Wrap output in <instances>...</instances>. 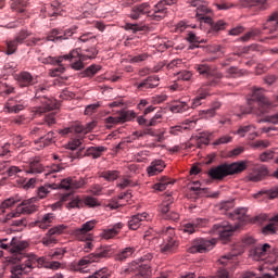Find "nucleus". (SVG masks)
Here are the masks:
<instances>
[{
    "mask_svg": "<svg viewBox=\"0 0 278 278\" xmlns=\"http://www.w3.org/2000/svg\"><path fill=\"white\" fill-rule=\"evenodd\" d=\"M247 170V162H233L231 164L224 163L208 170V176L211 179H225L229 175H238Z\"/></svg>",
    "mask_w": 278,
    "mask_h": 278,
    "instance_id": "nucleus-4",
    "label": "nucleus"
},
{
    "mask_svg": "<svg viewBox=\"0 0 278 278\" xmlns=\"http://www.w3.org/2000/svg\"><path fill=\"white\" fill-rule=\"evenodd\" d=\"M49 92V87L47 85H38L35 87V99H40L42 106L39 108V113L43 114V112H51V110H55V101L47 98L46 96Z\"/></svg>",
    "mask_w": 278,
    "mask_h": 278,
    "instance_id": "nucleus-12",
    "label": "nucleus"
},
{
    "mask_svg": "<svg viewBox=\"0 0 278 278\" xmlns=\"http://www.w3.org/2000/svg\"><path fill=\"white\" fill-rule=\"evenodd\" d=\"M144 14L153 20V9L151 10V5L147 2L132 7L129 17L132 21H138V18H141L142 16H144Z\"/></svg>",
    "mask_w": 278,
    "mask_h": 278,
    "instance_id": "nucleus-18",
    "label": "nucleus"
},
{
    "mask_svg": "<svg viewBox=\"0 0 278 278\" xmlns=\"http://www.w3.org/2000/svg\"><path fill=\"white\" fill-rule=\"evenodd\" d=\"M170 184H173L170 178L163 176V177H161L159 182L153 186V189L157 190L159 192H164V190H166V188H168V186H170Z\"/></svg>",
    "mask_w": 278,
    "mask_h": 278,
    "instance_id": "nucleus-48",
    "label": "nucleus"
},
{
    "mask_svg": "<svg viewBox=\"0 0 278 278\" xmlns=\"http://www.w3.org/2000/svg\"><path fill=\"white\" fill-rule=\"evenodd\" d=\"M134 253H136V248H125L115 255V260L116 262H125L126 260H128V257H131Z\"/></svg>",
    "mask_w": 278,
    "mask_h": 278,
    "instance_id": "nucleus-43",
    "label": "nucleus"
},
{
    "mask_svg": "<svg viewBox=\"0 0 278 278\" xmlns=\"http://www.w3.org/2000/svg\"><path fill=\"white\" fill-rule=\"evenodd\" d=\"M233 200L226 201L220 204L219 210L222 214H225L228 216V218H231V220H240L241 223H247L249 220V217H247V207H239L233 212H230V210H233Z\"/></svg>",
    "mask_w": 278,
    "mask_h": 278,
    "instance_id": "nucleus-11",
    "label": "nucleus"
},
{
    "mask_svg": "<svg viewBox=\"0 0 278 278\" xmlns=\"http://www.w3.org/2000/svg\"><path fill=\"white\" fill-rule=\"evenodd\" d=\"M242 75H244V71L236 66H232L227 70V77L236 78V77H242Z\"/></svg>",
    "mask_w": 278,
    "mask_h": 278,
    "instance_id": "nucleus-62",
    "label": "nucleus"
},
{
    "mask_svg": "<svg viewBox=\"0 0 278 278\" xmlns=\"http://www.w3.org/2000/svg\"><path fill=\"white\" fill-rule=\"evenodd\" d=\"M161 240L159 245L160 253L163 255H173V253H177V249H179V239L177 238V235H175V228H164L161 232Z\"/></svg>",
    "mask_w": 278,
    "mask_h": 278,
    "instance_id": "nucleus-6",
    "label": "nucleus"
},
{
    "mask_svg": "<svg viewBox=\"0 0 278 278\" xmlns=\"http://www.w3.org/2000/svg\"><path fill=\"white\" fill-rule=\"evenodd\" d=\"M160 86V77L149 76L137 85V89L141 92H147V90H152V88H157Z\"/></svg>",
    "mask_w": 278,
    "mask_h": 278,
    "instance_id": "nucleus-25",
    "label": "nucleus"
},
{
    "mask_svg": "<svg viewBox=\"0 0 278 278\" xmlns=\"http://www.w3.org/2000/svg\"><path fill=\"white\" fill-rule=\"evenodd\" d=\"M123 227H125V224L121 222L116 223L111 228H106L102 231V238L104 240H112V238H116V236L121 233V229H123Z\"/></svg>",
    "mask_w": 278,
    "mask_h": 278,
    "instance_id": "nucleus-31",
    "label": "nucleus"
},
{
    "mask_svg": "<svg viewBox=\"0 0 278 278\" xmlns=\"http://www.w3.org/2000/svg\"><path fill=\"white\" fill-rule=\"evenodd\" d=\"M210 88L211 87L201 85V87L197 91L198 96L193 99L191 103L192 110H194L195 108H199V105H203V101H205V99L210 97Z\"/></svg>",
    "mask_w": 278,
    "mask_h": 278,
    "instance_id": "nucleus-26",
    "label": "nucleus"
},
{
    "mask_svg": "<svg viewBox=\"0 0 278 278\" xmlns=\"http://www.w3.org/2000/svg\"><path fill=\"white\" fill-rule=\"evenodd\" d=\"M166 168V163L162 160L152 161L150 166L147 167V173L149 177H155V175H160Z\"/></svg>",
    "mask_w": 278,
    "mask_h": 278,
    "instance_id": "nucleus-30",
    "label": "nucleus"
},
{
    "mask_svg": "<svg viewBox=\"0 0 278 278\" xmlns=\"http://www.w3.org/2000/svg\"><path fill=\"white\" fill-rule=\"evenodd\" d=\"M100 177H102V179H105V181H116V179L121 177V172L116 169H108L100 173Z\"/></svg>",
    "mask_w": 278,
    "mask_h": 278,
    "instance_id": "nucleus-46",
    "label": "nucleus"
},
{
    "mask_svg": "<svg viewBox=\"0 0 278 278\" xmlns=\"http://www.w3.org/2000/svg\"><path fill=\"white\" fill-rule=\"evenodd\" d=\"M64 229H66V227L59 226L48 230L46 236L41 239L43 247H53L54 244H58V239L55 238V235L62 233Z\"/></svg>",
    "mask_w": 278,
    "mask_h": 278,
    "instance_id": "nucleus-22",
    "label": "nucleus"
},
{
    "mask_svg": "<svg viewBox=\"0 0 278 278\" xmlns=\"http://www.w3.org/2000/svg\"><path fill=\"white\" fill-rule=\"evenodd\" d=\"M205 225H207V219L198 218L193 223L185 224L181 227V230L184 231V233H194L197 229H201V227H205Z\"/></svg>",
    "mask_w": 278,
    "mask_h": 278,
    "instance_id": "nucleus-28",
    "label": "nucleus"
},
{
    "mask_svg": "<svg viewBox=\"0 0 278 278\" xmlns=\"http://www.w3.org/2000/svg\"><path fill=\"white\" fill-rule=\"evenodd\" d=\"M100 70H101V65H97V64L90 65L85 70V75L86 77H94V75H97Z\"/></svg>",
    "mask_w": 278,
    "mask_h": 278,
    "instance_id": "nucleus-64",
    "label": "nucleus"
},
{
    "mask_svg": "<svg viewBox=\"0 0 278 278\" xmlns=\"http://www.w3.org/2000/svg\"><path fill=\"white\" fill-rule=\"evenodd\" d=\"M99 53V50L97 48L91 47L87 49H75L72 50L68 54L61 55L59 58H51L45 60L46 64H55V62H62L63 60H71L72 62V68L74 71H81L84 68V62L86 60H94Z\"/></svg>",
    "mask_w": 278,
    "mask_h": 278,
    "instance_id": "nucleus-1",
    "label": "nucleus"
},
{
    "mask_svg": "<svg viewBox=\"0 0 278 278\" xmlns=\"http://www.w3.org/2000/svg\"><path fill=\"white\" fill-rule=\"evenodd\" d=\"M205 23L210 25L207 36H218V31L227 29V23H225L223 20L215 22L212 20V17H206Z\"/></svg>",
    "mask_w": 278,
    "mask_h": 278,
    "instance_id": "nucleus-23",
    "label": "nucleus"
},
{
    "mask_svg": "<svg viewBox=\"0 0 278 278\" xmlns=\"http://www.w3.org/2000/svg\"><path fill=\"white\" fill-rule=\"evenodd\" d=\"M29 247V243L27 241L21 240V238L13 237L12 238V250L11 253L14 254V257L17 260V262H21L20 264H25V257H29L35 254H25L23 253L25 249Z\"/></svg>",
    "mask_w": 278,
    "mask_h": 278,
    "instance_id": "nucleus-15",
    "label": "nucleus"
},
{
    "mask_svg": "<svg viewBox=\"0 0 278 278\" xmlns=\"http://www.w3.org/2000/svg\"><path fill=\"white\" fill-rule=\"evenodd\" d=\"M73 34H75V29L73 28L66 30L55 28L47 36V40L51 42H62V40H68Z\"/></svg>",
    "mask_w": 278,
    "mask_h": 278,
    "instance_id": "nucleus-21",
    "label": "nucleus"
},
{
    "mask_svg": "<svg viewBox=\"0 0 278 278\" xmlns=\"http://www.w3.org/2000/svg\"><path fill=\"white\" fill-rule=\"evenodd\" d=\"M25 269V264H17L11 268V278H31Z\"/></svg>",
    "mask_w": 278,
    "mask_h": 278,
    "instance_id": "nucleus-38",
    "label": "nucleus"
},
{
    "mask_svg": "<svg viewBox=\"0 0 278 278\" xmlns=\"http://www.w3.org/2000/svg\"><path fill=\"white\" fill-rule=\"evenodd\" d=\"M17 81L22 88H27L34 86V84H38V78L33 77L29 72H21L17 75Z\"/></svg>",
    "mask_w": 278,
    "mask_h": 278,
    "instance_id": "nucleus-29",
    "label": "nucleus"
},
{
    "mask_svg": "<svg viewBox=\"0 0 278 278\" xmlns=\"http://www.w3.org/2000/svg\"><path fill=\"white\" fill-rule=\"evenodd\" d=\"M270 253V244L256 245L251 250L254 260H265L266 255Z\"/></svg>",
    "mask_w": 278,
    "mask_h": 278,
    "instance_id": "nucleus-32",
    "label": "nucleus"
},
{
    "mask_svg": "<svg viewBox=\"0 0 278 278\" xmlns=\"http://www.w3.org/2000/svg\"><path fill=\"white\" fill-rule=\"evenodd\" d=\"M236 229H238V227L230 225L229 222L224 220L213 225L211 231L215 236H218L219 239L223 240V242H227L229 241L231 236H233Z\"/></svg>",
    "mask_w": 278,
    "mask_h": 278,
    "instance_id": "nucleus-13",
    "label": "nucleus"
},
{
    "mask_svg": "<svg viewBox=\"0 0 278 278\" xmlns=\"http://www.w3.org/2000/svg\"><path fill=\"white\" fill-rule=\"evenodd\" d=\"M216 247V239L198 238L191 242V247L188 248V253H207Z\"/></svg>",
    "mask_w": 278,
    "mask_h": 278,
    "instance_id": "nucleus-14",
    "label": "nucleus"
},
{
    "mask_svg": "<svg viewBox=\"0 0 278 278\" xmlns=\"http://www.w3.org/2000/svg\"><path fill=\"white\" fill-rule=\"evenodd\" d=\"M65 253H66V250H64L62 248H56L49 252V257H51V260H62V257H64Z\"/></svg>",
    "mask_w": 278,
    "mask_h": 278,
    "instance_id": "nucleus-57",
    "label": "nucleus"
},
{
    "mask_svg": "<svg viewBox=\"0 0 278 278\" xmlns=\"http://www.w3.org/2000/svg\"><path fill=\"white\" fill-rule=\"evenodd\" d=\"M153 260V253H147L140 257L138 263H132L130 268L126 269V273H136V278L151 277V265L149 262Z\"/></svg>",
    "mask_w": 278,
    "mask_h": 278,
    "instance_id": "nucleus-9",
    "label": "nucleus"
},
{
    "mask_svg": "<svg viewBox=\"0 0 278 278\" xmlns=\"http://www.w3.org/2000/svg\"><path fill=\"white\" fill-rule=\"evenodd\" d=\"M114 253H116V249L112 245L100 247L96 250L94 253H91L80 258L75 266V270H77L78 273H84V269L88 268L90 264H94V262H99L100 260H103L105 257H112Z\"/></svg>",
    "mask_w": 278,
    "mask_h": 278,
    "instance_id": "nucleus-5",
    "label": "nucleus"
},
{
    "mask_svg": "<svg viewBox=\"0 0 278 278\" xmlns=\"http://www.w3.org/2000/svg\"><path fill=\"white\" fill-rule=\"evenodd\" d=\"M86 185V178H75V177H68L63 180H61V188L63 190H79V188H84Z\"/></svg>",
    "mask_w": 278,
    "mask_h": 278,
    "instance_id": "nucleus-19",
    "label": "nucleus"
},
{
    "mask_svg": "<svg viewBox=\"0 0 278 278\" xmlns=\"http://www.w3.org/2000/svg\"><path fill=\"white\" fill-rule=\"evenodd\" d=\"M267 0H239L237 5L239 8H250V5H258L262 10H266L264 8L266 5Z\"/></svg>",
    "mask_w": 278,
    "mask_h": 278,
    "instance_id": "nucleus-42",
    "label": "nucleus"
},
{
    "mask_svg": "<svg viewBox=\"0 0 278 278\" xmlns=\"http://www.w3.org/2000/svg\"><path fill=\"white\" fill-rule=\"evenodd\" d=\"M235 134L240 136V138H244L247 134H250V140H253V138L257 136V132H255V126L253 125L240 126Z\"/></svg>",
    "mask_w": 278,
    "mask_h": 278,
    "instance_id": "nucleus-36",
    "label": "nucleus"
},
{
    "mask_svg": "<svg viewBox=\"0 0 278 278\" xmlns=\"http://www.w3.org/2000/svg\"><path fill=\"white\" fill-rule=\"evenodd\" d=\"M73 131H75V134H81V131H84V126L78 125L71 128H64L60 130L59 134H61V136H68V134H73Z\"/></svg>",
    "mask_w": 278,
    "mask_h": 278,
    "instance_id": "nucleus-60",
    "label": "nucleus"
},
{
    "mask_svg": "<svg viewBox=\"0 0 278 278\" xmlns=\"http://www.w3.org/2000/svg\"><path fill=\"white\" fill-rule=\"evenodd\" d=\"M87 205V207H99L100 203L99 200H97V198L93 197H85L83 200V207Z\"/></svg>",
    "mask_w": 278,
    "mask_h": 278,
    "instance_id": "nucleus-58",
    "label": "nucleus"
},
{
    "mask_svg": "<svg viewBox=\"0 0 278 278\" xmlns=\"http://www.w3.org/2000/svg\"><path fill=\"white\" fill-rule=\"evenodd\" d=\"M94 227H97V220L86 222L80 228L74 230V236L77 240H80V242L92 240V235H90V231H92Z\"/></svg>",
    "mask_w": 278,
    "mask_h": 278,
    "instance_id": "nucleus-17",
    "label": "nucleus"
},
{
    "mask_svg": "<svg viewBox=\"0 0 278 278\" xmlns=\"http://www.w3.org/2000/svg\"><path fill=\"white\" fill-rule=\"evenodd\" d=\"M53 142H55V132L51 130L35 141V143L40 144L41 148L49 147L50 144H53Z\"/></svg>",
    "mask_w": 278,
    "mask_h": 278,
    "instance_id": "nucleus-40",
    "label": "nucleus"
},
{
    "mask_svg": "<svg viewBox=\"0 0 278 278\" xmlns=\"http://www.w3.org/2000/svg\"><path fill=\"white\" fill-rule=\"evenodd\" d=\"M5 47L3 53H5V55H14V53H16V49H18V42L13 39V40H7L5 41Z\"/></svg>",
    "mask_w": 278,
    "mask_h": 278,
    "instance_id": "nucleus-47",
    "label": "nucleus"
},
{
    "mask_svg": "<svg viewBox=\"0 0 278 278\" xmlns=\"http://www.w3.org/2000/svg\"><path fill=\"white\" fill-rule=\"evenodd\" d=\"M170 112L174 114H184V112H188L190 110V105L186 102H174L169 106Z\"/></svg>",
    "mask_w": 278,
    "mask_h": 278,
    "instance_id": "nucleus-45",
    "label": "nucleus"
},
{
    "mask_svg": "<svg viewBox=\"0 0 278 278\" xmlns=\"http://www.w3.org/2000/svg\"><path fill=\"white\" fill-rule=\"evenodd\" d=\"M147 60H149V53L147 52L129 56L130 64H140L142 62H147Z\"/></svg>",
    "mask_w": 278,
    "mask_h": 278,
    "instance_id": "nucleus-53",
    "label": "nucleus"
},
{
    "mask_svg": "<svg viewBox=\"0 0 278 278\" xmlns=\"http://www.w3.org/2000/svg\"><path fill=\"white\" fill-rule=\"evenodd\" d=\"M48 129L46 128L45 124H39L31 128L30 134L31 136H41L42 134H47Z\"/></svg>",
    "mask_w": 278,
    "mask_h": 278,
    "instance_id": "nucleus-63",
    "label": "nucleus"
},
{
    "mask_svg": "<svg viewBox=\"0 0 278 278\" xmlns=\"http://www.w3.org/2000/svg\"><path fill=\"white\" fill-rule=\"evenodd\" d=\"M55 185H45L39 187L37 197L38 199H47V195L51 192V190H55Z\"/></svg>",
    "mask_w": 278,
    "mask_h": 278,
    "instance_id": "nucleus-51",
    "label": "nucleus"
},
{
    "mask_svg": "<svg viewBox=\"0 0 278 278\" xmlns=\"http://www.w3.org/2000/svg\"><path fill=\"white\" fill-rule=\"evenodd\" d=\"M37 198H30L28 200H23L15 208V211L7 214L4 223L8 220H12V218H18L21 214H34V212L38 211V205H35Z\"/></svg>",
    "mask_w": 278,
    "mask_h": 278,
    "instance_id": "nucleus-10",
    "label": "nucleus"
},
{
    "mask_svg": "<svg viewBox=\"0 0 278 278\" xmlns=\"http://www.w3.org/2000/svg\"><path fill=\"white\" fill-rule=\"evenodd\" d=\"M186 40L190 42L191 45H203L205 43V39H201V37L197 36V34L189 31L187 34Z\"/></svg>",
    "mask_w": 278,
    "mask_h": 278,
    "instance_id": "nucleus-55",
    "label": "nucleus"
},
{
    "mask_svg": "<svg viewBox=\"0 0 278 278\" xmlns=\"http://www.w3.org/2000/svg\"><path fill=\"white\" fill-rule=\"evenodd\" d=\"M278 223V214L274 216L267 225H265L262 229V233L264 236H274V233H277V225Z\"/></svg>",
    "mask_w": 278,
    "mask_h": 278,
    "instance_id": "nucleus-39",
    "label": "nucleus"
},
{
    "mask_svg": "<svg viewBox=\"0 0 278 278\" xmlns=\"http://www.w3.org/2000/svg\"><path fill=\"white\" fill-rule=\"evenodd\" d=\"M278 29V11L271 13L266 22L263 24V30L268 31L269 34H275Z\"/></svg>",
    "mask_w": 278,
    "mask_h": 278,
    "instance_id": "nucleus-27",
    "label": "nucleus"
},
{
    "mask_svg": "<svg viewBox=\"0 0 278 278\" xmlns=\"http://www.w3.org/2000/svg\"><path fill=\"white\" fill-rule=\"evenodd\" d=\"M235 260L236 255L226 254L218 260V264H220L222 266H226L227 268H231V265L233 264Z\"/></svg>",
    "mask_w": 278,
    "mask_h": 278,
    "instance_id": "nucleus-54",
    "label": "nucleus"
},
{
    "mask_svg": "<svg viewBox=\"0 0 278 278\" xmlns=\"http://www.w3.org/2000/svg\"><path fill=\"white\" fill-rule=\"evenodd\" d=\"M262 194H266V197H268V199H277L278 187L271 188L270 190L260 191L255 197L258 198Z\"/></svg>",
    "mask_w": 278,
    "mask_h": 278,
    "instance_id": "nucleus-61",
    "label": "nucleus"
},
{
    "mask_svg": "<svg viewBox=\"0 0 278 278\" xmlns=\"http://www.w3.org/2000/svg\"><path fill=\"white\" fill-rule=\"evenodd\" d=\"M262 34V30L260 28L252 29L248 31L244 36L241 37L242 42H249L251 38H257Z\"/></svg>",
    "mask_w": 278,
    "mask_h": 278,
    "instance_id": "nucleus-59",
    "label": "nucleus"
},
{
    "mask_svg": "<svg viewBox=\"0 0 278 278\" xmlns=\"http://www.w3.org/2000/svg\"><path fill=\"white\" fill-rule=\"evenodd\" d=\"M28 105L29 103L25 99L18 97L11 98L4 105V112H7V114H18V112H23Z\"/></svg>",
    "mask_w": 278,
    "mask_h": 278,
    "instance_id": "nucleus-16",
    "label": "nucleus"
},
{
    "mask_svg": "<svg viewBox=\"0 0 278 278\" xmlns=\"http://www.w3.org/2000/svg\"><path fill=\"white\" fill-rule=\"evenodd\" d=\"M26 173H30L31 175H38L40 173H45V167H42V164L38 161H33L29 164V168L26 170Z\"/></svg>",
    "mask_w": 278,
    "mask_h": 278,
    "instance_id": "nucleus-50",
    "label": "nucleus"
},
{
    "mask_svg": "<svg viewBox=\"0 0 278 278\" xmlns=\"http://www.w3.org/2000/svg\"><path fill=\"white\" fill-rule=\"evenodd\" d=\"M194 71L201 75V77H204L207 79L202 86H206V88H216L217 86H220V81L223 80V73L217 72L212 67V65L207 63H200L194 65Z\"/></svg>",
    "mask_w": 278,
    "mask_h": 278,
    "instance_id": "nucleus-7",
    "label": "nucleus"
},
{
    "mask_svg": "<svg viewBox=\"0 0 278 278\" xmlns=\"http://www.w3.org/2000/svg\"><path fill=\"white\" fill-rule=\"evenodd\" d=\"M61 1L62 0H56L52 2L48 11L49 16L62 15V12H64V5H62Z\"/></svg>",
    "mask_w": 278,
    "mask_h": 278,
    "instance_id": "nucleus-44",
    "label": "nucleus"
},
{
    "mask_svg": "<svg viewBox=\"0 0 278 278\" xmlns=\"http://www.w3.org/2000/svg\"><path fill=\"white\" fill-rule=\"evenodd\" d=\"M270 110V101L264 94V89L254 88L252 94L248 98V109H244L243 114H256L262 116Z\"/></svg>",
    "mask_w": 278,
    "mask_h": 278,
    "instance_id": "nucleus-2",
    "label": "nucleus"
},
{
    "mask_svg": "<svg viewBox=\"0 0 278 278\" xmlns=\"http://www.w3.org/2000/svg\"><path fill=\"white\" fill-rule=\"evenodd\" d=\"M25 264L24 268L26 271L31 273L34 268H50V270H59L62 264L58 261L48 262L45 257H38L36 255H30L24 257Z\"/></svg>",
    "mask_w": 278,
    "mask_h": 278,
    "instance_id": "nucleus-8",
    "label": "nucleus"
},
{
    "mask_svg": "<svg viewBox=\"0 0 278 278\" xmlns=\"http://www.w3.org/2000/svg\"><path fill=\"white\" fill-rule=\"evenodd\" d=\"M68 149V157L72 160H81V157H93V160H98V157H101L105 151H108V148L103 146L99 147H91L88 148L86 151H84V146L81 144L80 139H75L71 143L67 144Z\"/></svg>",
    "mask_w": 278,
    "mask_h": 278,
    "instance_id": "nucleus-3",
    "label": "nucleus"
},
{
    "mask_svg": "<svg viewBox=\"0 0 278 278\" xmlns=\"http://www.w3.org/2000/svg\"><path fill=\"white\" fill-rule=\"evenodd\" d=\"M55 220V215L53 213H47L35 222V227H39V229H49L51 227V223Z\"/></svg>",
    "mask_w": 278,
    "mask_h": 278,
    "instance_id": "nucleus-33",
    "label": "nucleus"
},
{
    "mask_svg": "<svg viewBox=\"0 0 278 278\" xmlns=\"http://www.w3.org/2000/svg\"><path fill=\"white\" fill-rule=\"evenodd\" d=\"M50 56L43 58L42 59V64H52V66H55V64H58L56 68H53L50 71V76L51 77H58L59 75H62V73H64V71H66V67H64V65L62 64V61L65 60L67 62H71V59H63L60 62H54V63H45V61L47 59H49Z\"/></svg>",
    "mask_w": 278,
    "mask_h": 278,
    "instance_id": "nucleus-37",
    "label": "nucleus"
},
{
    "mask_svg": "<svg viewBox=\"0 0 278 278\" xmlns=\"http://www.w3.org/2000/svg\"><path fill=\"white\" fill-rule=\"evenodd\" d=\"M207 14H212V10H210L205 5H200L198 9H197V18L199 21H204L205 23V20L206 18H211L210 15Z\"/></svg>",
    "mask_w": 278,
    "mask_h": 278,
    "instance_id": "nucleus-49",
    "label": "nucleus"
},
{
    "mask_svg": "<svg viewBox=\"0 0 278 278\" xmlns=\"http://www.w3.org/2000/svg\"><path fill=\"white\" fill-rule=\"evenodd\" d=\"M131 118H136V113L131 111L123 112L118 117H106V127H112V125H118V123H127V121H131Z\"/></svg>",
    "mask_w": 278,
    "mask_h": 278,
    "instance_id": "nucleus-24",
    "label": "nucleus"
},
{
    "mask_svg": "<svg viewBox=\"0 0 278 278\" xmlns=\"http://www.w3.org/2000/svg\"><path fill=\"white\" fill-rule=\"evenodd\" d=\"M266 175H268V168L262 166L257 169H254L252 173H250L247 179L248 181L257 182V181H262V179L265 178Z\"/></svg>",
    "mask_w": 278,
    "mask_h": 278,
    "instance_id": "nucleus-34",
    "label": "nucleus"
},
{
    "mask_svg": "<svg viewBox=\"0 0 278 278\" xmlns=\"http://www.w3.org/2000/svg\"><path fill=\"white\" fill-rule=\"evenodd\" d=\"M27 7V1L25 0H11V10L14 12L23 13Z\"/></svg>",
    "mask_w": 278,
    "mask_h": 278,
    "instance_id": "nucleus-52",
    "label": "nucleus"
},
{
    "mask_svg": "<svg viewBox=\"0 0 278 278\" xmlns=\"http://www.w3.org/2000/svg\"><path fill=\"white\" fill-rule=\"evenodd\" d=\"M110 277H112L110 269H108V267H103L97 270L93 275L89 276L88 278H110Z\"/></svg>",
    "mask_w": 278,
    "mask_h": 278,
    "instance_id": "nucleus-56",
    "label": "nucleus"
},
{
    "mask_svg": "<svg viewBox=\"0 0 278 278\" xmlns=\"http://www.w3.org/2000/svg\"><path fill=\"white\" fill-rule=\"evenodd\" d=\"M177 0H161L154 8H153V21H162L166 16V5H175Z\"/></svg>",
    "mask_w": 278,
    "mask_h": 278,
    "instance_id": "nucleus-20",
    "label": "nucleus"
},
{
    "mask_svg": "<svg viewBox=\"0 0 278 278\" xmlns=\"http://www.w3.org/2000/svg\"><path fill=\"white\" fill-rule=\"evenodd\" d=\"M16 203H21V198L18 195H15V197L4 200L0 204V214H5V211L10 210V207H14V205H16Z\"/></svg>",
    "mask_w": 278,
    "mask_h": 278,
    "instance_id": "nucleus-41",
    "label": "nucleus"
},
{
    "mask_svg": "<svg viewBox=\"0 0 278 278\" xmlns=\"http://www.w3.org/2000/svg\"><path fill=\"white\" fill-rule=\"evenodd\" d=\"M143 220H147V213L134 215L130 220H128V229H131L132 231L140 229Z\"/></svg>",
    "mask_w": 278,
    "mask_h": 278,
    "instance_id": "nucleus-35",
    "label": "nucleus"
}]
</instances>
